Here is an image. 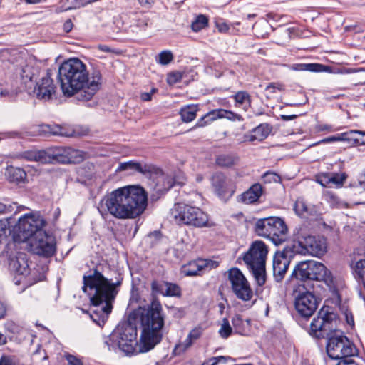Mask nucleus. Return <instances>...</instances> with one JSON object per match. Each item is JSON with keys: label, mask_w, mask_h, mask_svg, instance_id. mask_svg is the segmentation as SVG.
<instances>
[{"label": "nucleus", "mask_w": 365, "mask_h": 365, "mask_svg": "<svg viewBox=\"0 0 365 365\" xmlns=\"http://www.w3.org/2000/svg\"><path fill=\"white\" fill-rule=\"evenodd\" d=\"M130 319L140 323L142 331L139 343L136 327L130 322H124L120 323L105 339V344L109 350L119 349L126 355L131 356L148 352L161 341L164 318L158 301L153 300L147 309L139 307L132 312Z\"/></svg>", "instance_id": "obj_1"}, {"label": "nucleus", "mask_w": 365, "mask_h": 365, "mask_svg": "<svg viewBox=\"0 0 365 365\" xmlns=\"http://www.w3.org/2000/svg\"><path fill=\"white\" fill-rule=\"evenodd\" d=\"M61 88L64 96L77 94L79 101L91 100L100 90L103 78L98 70L88 73L86 66L78 58L63 62L58 69Z\"/></svg>", "instance_id": "obj_2"}, {"label": "nucleus", "mask_w": 365, "mask_h": 365, "mask_svg": "<svg viewBox=\"0 0 365 365\" xmlns=\"http://www.w3.org/2000/svg\"><path fill=\"white\" fill-rule=\"evenodd\" d=\"M147 195L139 186H126L106 194L100 201L98 210L101 215H110L116 219H134L147 206Z\"/></svg>", "instance_id": "obj_3"}, {"label": "nucleus", "mask_w": 365, "mask_h": 365, "mask_svg": "<svg viewBox=\"0 0 365 365\" xmlns=\"http://www.w3.org/2000/svg\"><path fill=\"white\" fill-rule=\"evenodd\" d=\"M337 315L329 307H322L310 324V334L316 338H327V352L333 359L343 360L354 355V345L337 330Z\"/></svg>", "instance_id": "obj_4"}, {"label": "nucleus", "mask_w": 365, "mask_h": 365, "mask_svg": "<svg viewBox=\"0 0 365 365\" xmlns=\"http://www.w3.org/2000/svg\"><path fill=\"white\" fill-rule=\"evenodd\" d=\"M83 290L89 294L92 303L91 318L98 326H103L113 309V304L118 293L121 282H115L106 278L100 272L95 269L93 273L83 277Z\"/></svg>", "instance_id": "obj_5"}, {"label": "nucleus", "mask_w": 365, "mask_h": 365, "mask_svg": "<svg viewBox=\"0 0 365 365\" xmlns=\"http://www.w3.org/2000/svg\"><path fill=\"white\" fill-rule=\"evenodd\" d=\"M170 217L178 225H191L195 227L207 226L208 216L197 207L176 203L170 211Z\"/></svg>", "instance_id": "obj_6"}, {"label": "nucleus", "mask_w": 365, "mask_h": 365, "mask_svg": "<svg viewBox=\"0 0 365 365\" xmlns=\"http://www.w3.org/2000/svg\"><path fill=\"white\" fill-rule=\"evenodd\" d=\"M255 232L258 235L270 238L275 245L285 241L287 227L279 217H270L259 219L255 223Z\"/></svg>", "instance_id": "obj_7"}, {"label": "nucleus", "mask_w": 365, "mask_h": 365, "mask_svg": "<svg viewBox=\"0 0 365 365\" xmlns=\"http://www.w3.org/2000/svg\"><path fill=\"white\" fill-rule=\"evenodd\" d=\"M292 276L301 281H326L330 278V272L321 262L305 260L294 267Z\"/></svg>", "instance_id": "obj_8"}, {"label": "nucleus", "mask_w": 365, "mask_h": 365, "mask_svg": "<svg viewBox=\"0 0 365 365\" xmlns=\"http://www.w3.org/2000/svg\"><path fill=\"white\" fill-rule=\"evenodd\" d=\"M45 224V220L38 214H26L19 219L14 232L19 235L22 240H28L38 232L42 231Z\"/></svg>", "instance_id": "obj_9"}, {"label": "nucleus", "mask_w": 365, "mask_h": 365, "mask_svg": "<svg viewBox=\"0 0 365 365\" xmlns=\"http://www.w3.org/2000/svg\"><path fill=\"white\" fill-rule=\"evenodd\" d=\"M228 279L236 297L243 302H249L253 297V291L242 272L237 268L228 271Z\"/></svg>", "instance_id": "obj_10"}, {"label": "nucleus", "mask_w": 365, "mask_h": 365, "mask_svg": "<svg viewBox=\"0 0 365 365\" xmlns=\"http://www.w3.org/2000/svg\"><path fill=\"white\" fill-rule=\"evenodd\" d=\"M29 249L34 254L51 257L56 251V243L54 238L48 235L45 232L39 231L28 240Z\"/></svg>", "instance_id": "obj_11"}, {"label": "nucleus", "mask_w": 365, "mask_h": 365, "mask_svg": "<svg viewBox=\"0 0 365 365\" xmlns=\"http://www.w3.org/2000/svg\"><path fill=\"white\" fill-rule=\"evenodd\" d=\"M298 244L302 255L321 257L327 252V240L322 236L307 235L299 240Z\"/></svg>", "instance_id": "obj_12"}, {"label": "nucleus", "mask_w": 365, "mask_h": 365, "mask_svg": "<svg viewBox=\"0 0 365 365\" xmlns=\"http://www.w3.org/2000/svg\"><path fill=\"white\" fill-rule=\"evenodd\" d=\"M317 299L310 292H299L294 297L295 309L302 317L309 318L317 310Z\"/></svg>", "instance_id": "obj_13"}, {"label": "nucleus", "mask_w": 365, "mask_h": 365, "mask_svg": "<svg viewBox=\"0 0 365 365\" xmlns=\"http://www.w3.org/2000/svg\"><path fill=\"white\" fill-rule=\"evenodd\" d=\"M56 86L48 71H43L41 78L36 81L33 92L38 99L51 100L55 96Z\"/></svg>", "instance_id": "obj_14"}, {"label": "nucleus", "mask_w": 365, "mask_h": 365, "mask_svg": "<svg viewBox=\"0 0 365 365\" xmlns=\"http://www.w3.org/2000/svg\"><path fill=\"white\" fill-rule=\"evenodd\" d=\"M267 253V245L262 241L257 240L244 255L243 260L248 267L263 265L265 264Z\"/></svg>", "instance_id": "obj_15"}, {"label": "nucleus", "mask_w": 365, "mask_h": 365, "mask_svg": "<svg viewBox=\"0 0 365 365\" xmlns=\"http://www.w3.org/2000/svg\"><path fill=\"white\" fill-rule=\"evenodd\" d=\"M219 266V262L211 259H199L182 266V273L185 276L193 277L202 275L203 273Z\"/></svg>", "instance_id": "obj_16"}, {"label": "nucleus", "mask_w": 365, "mask_h": 365, "mask_svg": "<svg viewBox=\"0 0 365 365\" xmlns=\"http://www.w3.org/2000/svg\"><path fill=\"white\" fill-rule=\"evenodd\" d=\"M211 185L215 193L220 197H224L227 195L231 196L235 192L231 180L222 173H216L212 175Z\"/></svg>", "instance_id": "obj_17"}, {"label": "nucleus", "mask_w": 365, "mask_h": 365, "mask_svg": "<svg viewBox=\"0 0 365 365\" xmlns=\"http://www.w3.org/2000/svg\"><path fill=\"white\" fill-rule=\"evenodd\" d=\"M346 178L347 175L344 173H322L317 176V181L323 187H340Z\"/></svg>", "instance_id": "obj_18"}, {"label": "nucleus", "mask_w": 365, "mask_h": 365, "mask_svg": "<svg viewBox=\"0 0 365 365\" xmlns=\"http://www.w3.org/2000/svg\"><path fill=\"white\" fill-rule=\"evenodd\" d=\"M290 261L287 256L283 254H278L273 259V275L276 282H281L288 269Z\"/></svg>", "instance_id": "obj_19"}, {"label": "nucleus", "mask_w": 365, "mask_h": 365, "mask_svg": "<svg viewBox=\"0 0 365 365\" xmlns=\"http://www.w3.org/2000/svg\"><path fill=\"white\" fill-rule=\"evenodd\" d=\"M295 213L302 217L307 219H317L319 213L315 206L308 204L303 198L299 197L294 206Z\"/></svg>", "instance_id": "obj_20"}, {"label": "nucleus", "mask_w": 365, "mask_h": 365, "mask_svg": "<svg viewBox=\"0 0 365 365\" xmlns=\"http://www.w3.org/2000/svg\"><path fill=\"white\" fill-rule=\"evenodd\" d=\"M9 267L11 272L19 276H26L29 273V266L26 255L24 253H19L9 261Z\"/></svg>", "instance_id": "obj_21"}, {"label": "nucleus", "mask_w": 365, "mask_h": 365, "mask_svg": "<svg viewBox=\"0 0 365 365\" xmlns=\"http://www.w3.org/2000/svg\"><path fill=\"white\" fill-rule=\"evenodd\" d=\"M151 287L153 291L163 296L177 297L180 294V288L175 284L166 282H153Z\"/></svg>", "instance_id": "obj_22"}, {"label": "nucleus", "mask_w": 365, "mask_h": 365, "mask_svg": "<svg viewBox=\"0 0 365 365\" xmlns=\"http://www.w3.org/2000/svg\"><path fill=\"white\" fill-rule=\"evenodd\" d=\"M38 67L26 65L22 70L21 78L26 86L31 88L33 81L36 83L37 78L42 74Z\"/></svg>", "instance_id": "obj_23"}, {"label": "nucleus", "mask_w": 365, "mask_h": 365, "mask_svg": "<svg viewBox=\"0 0 365 365\" xmlns=\"http://www.w3.org/2000/svg\"><path fill=\"white\" fill-rule=\"evenodd\" d=\"M262 194V185L259 183H255L240 196V200L246 204H252L257 202Z\"/></svg>", "instance_id": "obj_24"}, {"label": "nucleus", "mask_w": 365, "mask_h": 365, "mask_svg": "<svg viewBox=\"0 0 365 365\" xmlns=\"http://www.w3.org/2000/svg\"><path fill=\"white\" fill-rule=\"evenodd\" d=\"M270 132V128L267 124H260L254 128L250 133L246 134L245 138L247 140L252 142L255 140L262 141L266 138Z\"/></svg>", "instance_id": "obj_25"}, {"label": "nucleus", "mask_w": 365, "mask_h": 365, "mask_svg": "<svg viewBox=\"0 0 365 365\" xmlns=\"http://www.w3.org/2000/svg\"><path fill=\"white\" fill-rule=\"evenodd\" d=\"M226 115V110L225 109H215L210 112H208L207 114H205L202 118H201L197 123L196 127H203L212 121L220 119V118H225Z\"/></svg>", "instance_id": "obj_26"}, {"label": "nucleus", "mask_w": 365, "mask_h": 365, "mask_svg": "<svg viewBox=\"0 0 365 365\" xmlns=\"http://www.w3.org/2000/svg\"><path fill=\"white\" fill-rule=\"evenodd\" d=\"M51 148L47 150H38L26 154V158L29 160L39 162L43 164L52 163Z\"/></svg>", "instance_id": "obj_27"}, {"label": "nucleus", "mask_w": 365, "mask_h": 365, "mask_svg": "<svg viewBox=\"0 0 365 365\" xmlns=\"http://www.w3.org/2000/svg\"><path fill=\"white\" fill-rule=\"evenodd\" d=\"M289 68L297 71L322 72L325 71L326 66L319 63H295L289 66Z\"/></svg>", "instance_id": "obj_28"}, {"label": "nucleus", "mask_w": 365, "mask_h": 365, "mask_svg": "<svg viewBox=\"0 0 365 365\" xmlns=\"http://www.w3.org/2000/svg\"><path fill=\"white\" fill-rule=\"evenodd\" d=\"M8 178L11 182L19 183L24 182L26 173L20 168L10 167L7 169Z\"/></svg>", "instance_id": "obj_29"}, {"label": "nucleus", "mask_w": 365, "mask_h": 365, "mask_svg": "<svg viewBox=\"0 0 365 365\" xmlns=\"http://www.w3.org/2000/svg\"><path fill=\"white\" fill-rule=\"evenodd\" d=\"M198 108L197 105H188L180 109V114L183 122H191L197 115Z\"/></svg>", "instance_id": "obj_30"}, {"label": "nucleus", "mask_w": 365, "mask_h": 365, "mask_svg": "<svg viewBox=\"0 0 365 365\" xmlns=\"http://www.w3.org/2000/svg\"><path fill=\"white\" fill-rule=\"evenodd\" d=\"M67 148L68 147H56L51 148L53 163L56 162L67 164Z\"/></svg>", "instance_id": "obj_31"}, {"label": "nucleus", "mask_w": 365, "mask_h": 365, "mask_svg": "<svg viewBox=\"0 0 365 365\" xmlns=\"http://www.w3.org/2000/svg\"><path fill=\"white\" fill-rule=\"evenodd\" d=\"M351 267L355 276L362 280L365 287V259H360L357 261H352Z\"/></svg>", "instance_id": "obj_32"}, {"label": "nucleus", "mask_w": 365, "mask_h": 365, "mask_svg": "<svg viewBox=\"0 0 365 365\" xmlns=\"http://www.w3.org/2000/svg\"><path fill=\"white\" fill-rule=\"evenodd\" d=\"M238 161V158L229 154H222L216 158V163L223 168H230L235 165Z\"/></svg>", "instance_id": "obj_33"}, {"label": "nucleus", "mask_w": 365, "mask_h": 365, "mask_svg": "<svg viewBox=\"0 0 365 365\" xmlns=\"http://www.w3.org/2000/svg\"><path fill=\"white\" fill-rule=\"evenodd\" d=\"M67 163H79L85 159L86 153L80 150L67 148Z\"/></svg>", "instance_id": "obj_34"}, {"label": "nucleus", "mask_w": 365, "mask_h": 365, "mask_svg": "<svg viewBox=\"0 0 365 365\" xmlns=\"http://www.w3.org/2000/svg\"><path fill=\"white\" fill-rule=\"evenodd\" d=\"M259 286H262L266 282L265 264L249 267Z\"/></svg>", "instance_id": "obj_35"}, {"label": "nucleus", "mask_w": 365, "mask_h": 365, "mask_svg": "<svg viewBox=\"0 0 365 365\" xmlns=\"http://www.w3.org/2000/svg\"><path fill=\"white\" fill-rule=\"evenodd\" d=\"M124 170L138 171L139 173H144L146 170V169L143 168L140 163L130 160L128 162L120 163L118 168L116 169L117 172Z\"/></svg>", "instance_id": "obj_36"}, {"label": "nucleus", "mask_w": 365, "mask_h": 365, "mask_svg": "<svg viewBox=\"0 0 365 365\" xmlns=\"http://www.w3.org/2000/svg\"><path fill=\"white\" fill-rule=\"evenodd\" d=\"M236 106H242L243 109L247 110L250 106V96L246 91H238L233 96Z\"/></svg>", "instance_id": "obj_37"}, {"label": "nucleus", "mask_w": 365, "mask_h": 365, "mask_svg": "<svg viewBox=\"0 0 365 365\" xmlns=\"http://www.w3.org/2000/svg\"><path fill=\"white\" fill-rule=\"evenodd\" d=\"M43 130L49 132L54 135H61L65 137H71L73 135V131H67L60 125H55L53 126L45 125L43 127Z\"/></svg>", "instance_id": "obj_38"}, {"label": "nucleus", "mask_w": 365, "mask_h": 365, "mask_svg": "<svg viewBox=\"0 0 365 365\" xmlns=\"http://www.w3.org/2000/svg\"><path fill=\"white\" fill-rule=\"evenodd\" d=\"M351 135H352L351 133H349V130L347 132L339 133V134H337L334 136H330V137L324 138L318 143H334V142H337V141H344V142H347L348 143L350 144V140L352 139L351 138H350V136Z\"/></svg>", "instance_id": "obj_39"}, {"label": "nucleus", "mask_w": 365, "mask_h": 365, "mask_svg": "<svg viewBox=\"0 0 365 365\" xmlns=\"http://www.w3.org/2000/svg\"><path fill=\"white\" fill-rule=\"evenodd\" d=\"M208 24V19L206 16L200 14L197 16L195 20L192 23L191 27L192 29L197 32L201 29L207 26Z\"/></svg>", "instance_id": "obj_40"}, {"label": "nucleus", "mask_w": 365, "mask_h": 365, "mask_svg": "<svg viewBox=\"0 0 365 365\" xmlns=\"http://www.w3.org/2000/svg\"><path fill=\"white\" fill-rule=\"evenodd\" d=\"M11 230L8 220H0V243L6 240Z\"/></svg>", "instance_id": "obj_41"}, {"label": "nucleus", "mask_w": 365, "mask_h": 365, "mask_svg": "<svg viewBox=\"0 0 365 365\" xmlns=\"http://www.w3.org/2000/svg\"><path fill=\"white\" fill-rule=\"evenodd\" d=\"M349 133H351L350 138H353L350 140V144H361L365 145V131L358 130H350Z\"/></svg>", "instance_id": "obj_42"}, {"label": "nucleus", "mask_w": 365, "mask_h": 365, "mask_svg": "<svg viewBox=\"0 0 365 365\" xmlns=\"http://www.w3.org/2000/svg\"><path fill=\"white\" fill-rule=\"evenodd\" d=\"M232 329L230 325L229 321L227 318H224L219 330V334L222 338L226 339L231 335Z\"/></svg>", "instance_id": "obj_43"}, {"label": "nucleus", "mask_w": 365, "mask_h": 365, "mask_svg": "<svg viewBox=\"0 0 365 365\" xmlns=\"http://www.w3.org/2000/svg\"><path fill=\"white\" fill-rule=\"evenodd\" d=\"M232 324L237 333L242 334L245 331V323L240 315L236 314L232 317Z\"/></svg>", "instance_id": "obj_44"}, {"label": "nucleus", "mask_w": 365, "mask_h": 365, "mask_svg": "<svg viewBox=\"0 0 365 365\" xmlns=\"http://www.w3.org/2000/svg\"><path fill=\"white\" fill-rule=\"evenodd\" d=\"M173 59V56L170 51H163L158 55L157 62L161 65H167Z\"/></svg>", "instance_id": "obj_45"}, {"label": "nucleus", "mask_w": 365, "mask_h": 365, "mask_svg": "<svg viewBox=\"0 0 365 365\" xmlns=\"http://www.w3.org/2000/svg\"><path fill=\"white\" fill-rule=\"evenodd\" d=\"M192 344L193 343L187 337L183 342L175 346L174 352L175 354H181L190 348Z\"/></svg>", "instance_id": "obj_46"}, {"label": "nucleus", "mask_w": 365, "mask_h": 365, "mask_svg": "<svg viewBox=\"0 0 365 365\" xmlns=\"http://www.w3.org/2000/svg\"><path fill=\"white\" fill-rule=\"evenodd\" d=\"M262 179L266 183L277 182L280 180V177L275 173L268 171L262 175Z\"/></svg>", "instance_id": "obj_47"}, {"label": "nucleus", "mask_w": 365, "mask_h": 365, "mask_svg": "<svg viewBox=\"0 0 365 365\" xmlns=\"http://www.w3.org/2000/svg\"><path fill=\"white\" fill-rule=\"evenodd\" d=\"M0 365H19V362L13 356H2L0 359Z\"/></svg>", "instance_id": "obj_48"}, {"label": "nucleus", "mask_w": 365, "mask_h": 365, "mask_svg": "<svg viewBox=\"0 0 365 365\" xmlns=\"http://www.w3.org/2000/svg\"><path fill=\"white\" fill-rule=\"evenodd\" d=\"M201 335V328L195 327L190 331L187 337L193 343L195 341L197 340Z\"/></svg>", "instance_id": "obj_49"}, {"label": "nucleus", "mask_w": 365, "mask_h": 365, "mask_svg": "<svg viewBox=\"0 0 365 365\" xmlns=\"http://www.w3.org/2000/svg\"><path fill=\"white\" fill-rule=\"evenodd\" d=\"M215 26L220 33H227L230 30V26L222 19L215 21Z\"/></svg>", "instance_id": "obj_50"}, {"label": "nucleus", "mask_w": 365, "mask_h": 365, "mask_svg": "<svg viewBox=\"0 0 365 365\" xmlns=\"http://www.w3.org/2000/svg\"><path fill=\"white\" fill-rule=\"evenodd\" d=\"M226 119L231 120V121H242L243 118L241 115L235 113L231 110H226V115L225 118Z\"/></svg>", "instance_id": "obj_51"}, {"label": "nucleus", "mask_w": 365, "mask_h": 365, "mask_svg": "<svg viewBox=\"0 0 365 365\" xmlns=\"http://www.w3.org/2000/svg\"><path fill=\"white\" fill-rule=\"evenodd\" d=\"M138 1L141 6L146 9L151 8L155 3V0H138Z\"/></svg>", "instance_id": "obj_52"}, {"label": "nucleus", "mask_w": 365, "mask_h": 365, "mask_svg": "<svg viewBox=\"0 0 365 365\" xmlns=\"http://www.w3.org/2000/svg\"><path fill=\"white\" fill-rule=\"evenodd\" d=\"M180 79V76L178 73H170L168 76V82L170 84L175 83Z\"/></svg>", "instance_id": "obj_53"}, {"label": "nucleus", "mask_w": 365, "mask_h": 365, "mask_svg": "<svg viewBox=\"0 0 365 365\" xmlns=\"http://www.w3.org/2000/svg\"><path fill=\"white\" fill-rule=\"evenodd\" d=\"M67 360L68 361V365H83L81 364V362L78 359H76L75 356H71V355H69L67 357Z\"/></svg>", "instance_id": "obj_54"}, {"label": "nucleus", "mask_w": 365, "mask_h": 365, "mask_svg": "<svg viewBox=\"0 0 365 365\" xmlns=\"http://www.w3.org/2000/svg\"><path fill=\"white\" fill-rule=\"evenodd\" d=\"M337 365H358L352 359L346 358L341 360Z\"/></svg>", "instance_id": "obj_55"}, {"label": "nucleus", "mask_w": 365, "mask_h": 365, "mask_svg": "<svg viewBox=\"0 0 365 365\" xmlns=\"http://www.w3.org/2000/svg\"><path fill=\"white\" fill-rule=\"evenodd\" d=\"M275 89L280 90V89H281V85H279V84L275 85L274 83H269V84L266 87V90H267V91H270V92H272V93L275 92Z\"/></svg>", "instance_id": "obj_56"}, {"label": "nucleus", "mask_w": 365, "mask_h": 365, "mask_svg": "<svg viewBox=\"0 0 365 365\" xmlns=\"http://www.w3.org/2000/svg\"><path fill=\"white\" fill-rule=\"evenodd\" d=\"M73 28V24L70 19L67 20L63 24V30L66 32H69Z\"/></svg>", "instance_id": "obj_57"}, {"label": "nucleus", "mask_w": 365, "mask_h": 365, "mask_svg": "<svg viewBox=\"0 0 365 365\" xmlns=\"http://www.w3.org/2000/svg\"><path fill=\"white\" fill-rule=\"evenodd\" d=\"M216 359H217L218 363H220V362L226 363L229 360L232 359L231 357H230V356H216Z\"/></svg>", "instance_id": "obj_58"}, {"label": "nucleus", "mask_w": 365, "mask_h": 365, "mask_svg": "<svg viewBox=\"0 0 365 365\" xmlns=\"http://www.w3.org/2000/svg\"><path fill=\"white\" fill-rule=\"evenodd\" d=\"M151 93H143L141 94V99L143 101H150L151 100Z\"/></svg>", "instance_id": "obj_59"}, {"label": "nucleus", "mask_w": 365, "mask_h": 365, "mask_svg": "<svg viewBox=\"0 0 365 365\" xmlns=\"http://www.w3.org/2000/svg\"><path fill=\"white\" fill-rule=\"evenodd\" d=\"M6 314V307L0 302V319L4 317Z\"/></svg>", "instance_id": "obj_60"}, {"label": "nucleus", "mask_w": 365, "mask_h": 365, "mask_svg": "<svg viewBox=\"0 0 365 365\" xmlns=\"http://www.w3.org/2000/svg\"><path fill=\"white\" fill-rule=\"evenodd\" d=\"M98 49L103 52H110V48L106 45H99Z\"/></svg>", "instance_id": "obj_61"}, {"label": "nucleus", "mask_w": 365, "mask_h": 365, "mask_svg": "<svg viewBox=\"0 0 365 365\" xmlns=\"http://www.w3.org/2000/svg\"><path fill=\"white\" fill-rule=\"evenodd\" d=\"M296 115H282L281 118L284 120H291L294 118H296Z\"/></svg>", "instance_id": "obj_62"}, {"label": "nucleus", "mask_w": 365, "mask_h": 365, "mask_svg": "<svg viewBox=\"0 0 365 365\" xmlns=\"http://www.w3.org/2000/svg\"><path fill=\"white\" fill-rule=\"evenodd\" d=\"M217 364H218V361H217L216 357H212L207 360L208 365H217Z\"/></svg>", "instance_id": "obj_63"}, {"label": "nucleus", "mask_w": 365, "mask_h": 365, "mask_svg": "<svg viewBox=\"0 0 365 365\" xmlns=\"http://www.w3.org/2000/svg\"><path fill=\"white\" fill-rule=\"evenodd\" d=\"M7 342V339L5 335L0 332V345H4Z\"/></svg>", "instance_id": "obj_64"}]
</instances>
